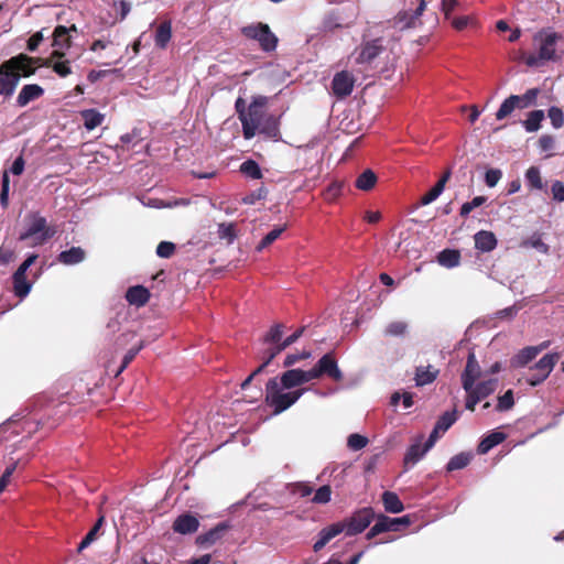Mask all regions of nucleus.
<instances>
[{"label": "nucleus", "instance_id": "obj_24", "mask_svg": "<svg viewBox=\"0 0 564 564\" xmlns=\"http://www.w3.org/2000/svg\"><path fill=\"white\" fill-rule=\"evenodd\" d=\"M452 175L451 170H446L436 184L421 197L422 205H429L434 202L444 191L446 183Z\"/></svg>", "mask_w": 564, "mask_h": 564}, {"label": "nucleus", "instance_id": "obj_16", "mask_svg": "<svg viewBox=\"0 0 564 564\" xmlns=\"http://www.w3.org/2000/svg\"><path fill=\"white\" fill-rule=\"evenodd\" d=\"M198 519L189 513L180 514L173 522L172 529L174 532L180 534H192L198 530Z\"/></svg>", "mask_w": 564, "mask_h": 564}, {"label": "nucleus", "instance_id": "obj_15", "mask_svg": "<svg viewBox=\"0 0 564 564\" xmlns=\"http://www.w3.org/2000/svg\"><path fill=\"white\" fill-rule=\"evenodd\" d=\"M481 375V368L474 351H469L465 369L462 373V386L464 390H470Z\"/></svg>", "mask_w": 564, "mask_h": 564}, {"label": "nucleus", "instance_id": "obj_10", "mask_svg": "<svg viewBox=\"0 0 564 564\" xmlns=\"http://www.w3.org/2000/svg\"><path fill=\"white\" fill-rule=\"evenodd\" d=\"M37 254H30L13 273V291L19 297H25L31 291V283L26 280L28 269L35 262Z\"/></svg>", "mask_w": 564, "mask_h": 564}, {"label": "nucleus", "instance_id": "obj_62", "mask_svg": "<svg viewBox=\"0 0 564 564\" xmlns=\"http://www.w3.org/2000/svg\"><path fill=\"white\" fill-rule=\"evenodd\" d=\"M554 144H555V139L551 134H543L539 139V148L543 152L553 150Z\"/></svg>", "mask_w": 564, "mask_h": 564}, {"label": "nucleus", "instance_id": "obj_22", "mask_svg": "<svg viewBox=\"0 0 564 564\" xmlns=\"http://www.w3.org/2000/svg\"><path fill=\"white\" fill-rule=\"evenodd\" d=\"M150 299V292L142 285L131 286L127 290L126 300L138 307L144 306Z\"/></svg>", "mask_w": 564, "mask_h": 564}, {"label": "nucleus", "instance_id": "obj_63", "mask_svg": "<svg viewBox=\"0 0 564 564\" xmlns=\"http://www.w3.org/2000/svg\"><path fill=\"white\" fill-rule=\"evenodd\" d=\"M467 392V398L465 402V406L469 411H475L476 404L481 401L480 397L474 392V387L470 390H465Z\"/></svg>", "mask_w": 564, "mask_h": 564}, {"label": "nucleus", "instance_id": "obj_42", "mask_svg": "<svg viewBox=\"0 0 564 564\" xmlns=\"http://www.w3.org/2000/svg\"><path fill=\"white\" fill-rule=\"evenodd\" d=\"M240 172L252 180L262 178V172L259 164L253 160H247L240 165Z\"/></svg>", "mask_w": 564, "mask_h": 564}, {"label": "nucleus", "instance_id": "obj_41", "mask_svg": "<svg viewBox=\"0 0 564 564\" xmlns=\"http://www.w3.org/2000/svg\"><path fill=\"white\" fill-rule=\"evenodd\" d=\"M283 324H275L273 325L269 332L263 337V343L267 345H278L281 344L282 335H283Z\"/></svg>", "mask_w": 564, "mask_h": 564}, {"label": "nucleus", "instance_id": "obj_61", "mask_svg": "<svg viewBox=\"0 0 564 564\" xmlns=\"http://www.w3.org/2000/svg\"><path fill=\"white\" fill-rule=\"evenodd\" d=\"M551 192L553 199L562 203L564 202V183L561 181H555L551 186Z\"/></svg>", "mask_w": 564, "mask_h": 564}, {"label": "nucleus", "instance_id": "obj_23", "mask_svg": "<svg viewBox=\"0 0 564 564\" xmlns=\"http://www.w3.org/2000/svg\"><path fill=\"white\" fill-rule=\"evenodd\" d=\"M383 51V46L380 44V40H372L367 42L360 51V54L357 58L358 63H371L376 57H378Z\"/></svg>", "mask_w": 564, "mask_h": 564}, {"label": "nucleus", "instance_id": "obj_2", "mask_svg": "<svg viewBox=\"0 0 564 564\" xmlns=\"http://www.w3.org/2000/svg\"><path fill=\"white\" fill-rule=\"evenodd\" d=\"M282 386L278 378H271L265 384V404L273 410V414L278 415L291 408L304 393V389L283 392Z\"/></svg>", "mask_w": 564, "mask_h": 564}, {"label": "nucleus", "instance_id": "obj_56", "mask_svg": "<svg viewBox=\"0 0 564 564\" xmlns=\"http://www.w3.org/2000/svg\"><path fill=\"white\" fill-rule=\"evenodd\" d=\"M175 245L170 241H161L156 247V254L160 258L169 259L171 258L175 252Z\"/></svg>", "mask_w": 564, "mask_h": 564}, {"label": "nucleus", "instance_id": "obj_55", "mask_svg": "<svg viewBox=\"0 0 564 564\" xmlns=\"http://www.w3.org/2000/svg\"><path fill=\"white\" fill-rule=\"evenodd\" d=\"M549 118L551 120V123L552 126L555 128V129H558L561 127H563L564 124V113L562 111V109H560L558 107H551L549 109Z\"/></svg>", "mask_w": 564, "mask_h": 564}, {"label": "nucleus", "instance_id": "obj_9", "mask_svg": "<svg viewBox=\"0 0 564 564\" xmlns=\"http://www.w3.org/2000/svg\"><path fill=\"white\" fill-rule=\"evenodd\" d=\"M560 358V352L544 355L533 367L530 368L531 371L535 372L527 379L528 383L532 387L542 383L549 377Z\"/></svg>", "mask_w": 564, "mask_h": 564}, {"label": "nucleus", "instance_id": "obj_1", "mask_svg": "<svg viewBox=\"0 0 564 564\" xmlns=\"http://www.w3.org/2000/svg\"><path fill=\"white\" fill-rule=\"evenodd\" d=\"M375 519V511L370 507H365L355 511L350 517L332 523L323 528L318 534L317 540L313 544V551L319 552L326 544L339 535L345 533L348 536L357 535L366 530Z\"/></svg>", "mask_w": 564, "mask_h": 564}, {"label": "nucleus", "instance_id": "obj_31", "mask_svg": "<svg viewBox=\"0 0 564 564\" xmlns=\"http://www.w3.org/2000/svg\"><path fill=\"white\" fill-rule=\"evenodd\" d=\"M382 503L387 512L399 513L404 509L399 496L392 491H384L382 494Z\"/></svg>", "mask_w": 564, "mask_h": 564}, {"label": "nucleus", "instance_id": "obj_58", "mask_svg": "<svg viewBox=\"0 0 564 564\" xmlns=\"http://www.w3.org/2000/svg\"><path fill=\"white\" fill-rule=\"evenodd\" d=\"M501 177H502V172L500 170L490 169L485 174V183L488 187H495Z\"/></svg>", "mask_w": 564, "mask_h": 564}, {"label": "nucleus", "instance_id": "obj_45", "mask_svg": "<svg viewBox=\"0 0 564 564\" xmlns=\"http://www.w3.org/2000/svg\"><path fill=\"white\" fill-rule=\"evenodd\" d=\"M525 180L531 188L542 189L543 182L540 170L536 166H531L525 172Z\"/></svg>", "mask_w": 564, "mask_h": 564}, {"label": "nucleus", "instance_id": "obj_27", "mask_svg": "<svg viewBox=\"0 0 564 564\" xmlns=\"http://www.w3.org/2000/svg\"><path fill=\"white\" fill-rule=\"evenodd\" d=\"M86 257V252L80 247H72L68 250L62 251L57 256V260L59 263L65 265H74L84 261Z\"/></svg>", "mask_w": 564, "mask_h": 564}, {"label": "nucleus", "instance_id": "obj_49", "mask_svg": "<svg viewBox=\"0 0 564 564\" xmlns=\"http://www.w3.org/2000/svg\"><path fill=\"white\" fill-rule=\"evenodd\" d=\"M487 200L485 196H476L470 202L464 203L460 207L459 215L466 218L470 212L477 207L484 205Z\"/></svg>", "mask_w": 564, "mask_h": 564}, {"label": "nucleus", "instance_id": "obj_36", "mask_svg": "<svg viewBox=\"0 0 564 564\" xmlns=\"http://www.w3.org/2000/svg\"><path fill=\"white\" fill-rule=\"evenodd\" d=\"M426 452L427 451H425V446L421 445V441L412 444L404 455V465H415L425 455Z\"/></svg>", "mask_w": 564, "mask_h": 564}, {"label": "nucleus", "instance_id": "obj_7", "mask_svg": "<svg viewBox=\"0 0 564 564\" xmlns=\"http://www.w3.org/2000/svg\"><path fill=\"white\" fill-rule=\"evenodd\" d=\"M313 380L327 377L335 382L344 379V373L338 367L334 352H327L319 358L316 365L311 369Z\"/></svg>", "mask_w": 564, "mask_h": 564}, {"label": "nucleus", "instance_id": "obj_52", "mask_svg": "<svg viewBox=\"0 0 564 564\" xmlns=\"http://www.w3.org/2000/svg\"><path fill=\"white\" fill-rule=\"evenodd\" d=\"M332 488L328 485L319 487L312 499L314 503L324 505L330 501Z\"/></svg>", "mask_w": 564, "mask_h": 564}, {"label": "nucleus", "instance_id": "obj_40", "mask_svg": "<svg viewBox=\"0 0 564 564\" xmlns=\"http://www.w3.org/2000/svg\"><path fill=\"white\" fill-rule=\"evenodd\" d=\"M388 521H389V517H387L384 514H380L377 518V521L373 524V527L368 531L366 538L368 540H371L375 536H377L378 534H381L383 532L390 531V527L388 525Z\"/></svg>", "mask_w": 564, "mask_h": 564}, {"label": "nucleus", "instance_id": "obj_18", "mask_svg": "<svg viewBox=\"0 0 564 564\" xmlns=\"http://www.w3.org/2000/svg\"><path fill=\"white\" fill-rule=\"evenodd\" d=\"M546 345L542 344L541 346H528L521 349L517 355H514L511 360L512 368H522L525 367L530 361H532L540 351L545 348Z\"/></svg>", "mask_w": 564, "mask_h": 564}, {"label": "nucleus", "instance_id": "obj_57", "mask_svg": "<svg viewBox=\"0 0 564 564\" xmlns=\"http://www.w3.org/2000/svg\"><path fill=\"white\" fill-rule=\"evenodd\" d=\"M9 188H10V181L8 172L4 171L2 175V184H1V192H0V204L2 207H7L9 204Z\"/></svg>", "mask_w": 564, "mask_h": 564}, {"label": "nucleus", "instance_id": "obj_38", "mask_svg": "<svg viewBox=\"0 0 564 564\" xmlns=\"http://www.w3.org/2000/svg\"><path fill=\"white\" fill-rule=\"evenodd\" d=\"M470 460H471L470 454L459 453V454L453 456L448 460V463L446 465V470L454 471V470L463 469L470 463Z\"/></svg>", "mask_w": 564, "mask_h": 564}, {"label": "nucleus", "instance_id": "obj_60", "mask_svg": "<svg viewBox=\"0 0 564 564\" xmlns=\"http://www.w3.org/2000/svg\"><path fill=\"white\" fill-rule=\"evenodd\" d=\"M310 357H311V352L306 351V350L302 351L301 354H289L284 359L283 366L291 367L294 364H296L297 361L308 359Z\"/></svg>", "mask_w": 564, "mask_h": 564}, {"label": "nucleus", "instance_id": "obj_64", "mask_svg": "<svg viewBox=\"0 0 564 564\" xmlns=\"http://www.w3.org/2000/svg\"><path fill=\"white\" fill-rule=\"evenodd\" d=\"M42 41H43V33H42V31L36 32L33 35H31L30 39L28 40L26 48L30 52H34V51L37 50V47H39V45L41 44Z\"/></svg>", "mask_w": 564, "mask_h": 564}, {"label": "nucleus", "instance_id": "obj_30", "mask_svg": "<svg viewBox=\"0 0 564 564\" xmlns=\"http://www.w3.org/2000/svg\"><path fill=\"white\" fill-rule=\"evenodd\" d=\"M80 117L84 120V127L89 131L99 127L105 119V116L96 109L82 110Z\"/></svg>", "mask_w": 564, "mask_h": 564}, {"label": "nucleus", "instance_id": "obj_35", "mask_svg": "<svg viewBox=\"0 0 564 564\" xmlns=\"http://www.w3.org/2000/svg\"><path fill=\"white\" fill-rule=\"evenodd\" d=\"M377 180L376 173L367 169L357 177L355 186L360 191L369 192L375 187Z\"/></svg>", "mask_w": 564, "mask_h": 564}, {"label": "nucleus", "instance_id": "obj_21", "mask_svg": "<svg viewBox=\"0 0 564 564\" xmlns=\"http://www.w3.org/2000/svg\"><path fill=\"white\" fill-rule=\"evenodd\" d=\"M475 247L481 252H490L497 247V238L492 231L480 230L474 236Z\"/></svg>", "mask_w": 564, "mask_h": 564}, {"label": "nucleus", "instance_id": "obj_19", "mask_svg": "<svg viewBox=\"0 0 564 564\" xmlns=\"http://www.w3.org/2000/svg\"><path fill=\"white\" fill-rule=\"evenodd\" d=\"M70 31H76V26L73 24L70 28H66L64 25H57L53 32V43L52 45L55 50L65 51L72 45V36L69 35Z\"/></svg>", "mask_w": 564, "mask_h": 564}, {"label": "nucleus", "instance_id": "obj_59", "mask_svg": "<svg viewBox=\"0 0 564 564\" xmlns=\"http://www.w3.org/2000/svg\"><path fill=\"white\" fill-rule=\"evenodd\" d=\"M284 348H282L281 344H278L275 346L270 345L264 351L262 359L265 361V364L270 365V362L278 356L281 351H283Z\"/></svg>", "mask_w": 564, "mask_h": 564}, {"label": "nucleus", "instance_id": "obj_33", "mask_svg": "<svg viewBox=\"0 0 564 564\" xmlns=\"http://www.w3.org/2000/svg\"><path fill=\"white\" fill-rule=\"evenodd\" d=\"M437 261L445 268H455L460 262V252L456 249H444L437 254Z\"/></svg>", "mask_w": 564, "mask_h": 564}, {"label": "nucleus", "instance_id": "obj_3", "mask_svg": "<svg viewBox=\"0 0 564 564\" xmlns=\"http://www.w3.org/2000/svg\"><path fill=\"white\" fill-rule=\"evenodd\" d=\"M561 40H563V36L560 33L551 31V29H542L539 31L533 37L534 43L538 45V55H529L525 59L527 65L538 66L541 61L557 59L556 44Z\"/></svg>", "mask_w": 564, "mask_h": 564}, {"label": "nucleus", "instance_id": "obj_54", "mask_svg": "<svg viewBox=\"0 0 564 564\" xmlns=\"http://www.w3.org/2000/svg\"><path fill=\"white\" fill-rule=\"evenodd\" d=\"M368 444V438L360 434H350L347 440V445L352 451H359L366 447Z\"/></svg>", "mask_w": 564, "mask_h": 564}, {"label": "nucleus", "instance_id": "obj_39", "mask_svg": "<svg viewBox=\"0 0 564 564\" xmlns=\"http://www.w3.org/2000/svg\"><path fill=\"white\" fill-rule=\"evenodd\" d=\"M457 419L458 413L456 410L446 411L438 417L435 426L437 430H441L442 433H445L457 421Z\"/></svg>", "mask_w": 564, "mask_h": 564}, {"label": "nucleus", "instance_id": "obj_8", "mask_svg": "<svg viewBox=\"0 0 564 564\" xmlns=\"http://www.w3.org/2000/svg\"><path fill=\"white\" fill-rule=\"evenodd\" d=\"M17 58H9L0 65V95L10 97L13 95L20 78L15 73Z\"/></svg>", "mask_w": 564, "mask_h": 564}, {"label": "nucleus", "instance_id": "obj_5", "mask_svg": "<svg viewBox=\"0 0 564 564\" xmlns=\"http://www.w3.org/2000/svg\"><path fill=\"white\" fill-rule=\"evenodd\" d=\"M241 34L249 40L257 41L264 52H272L276 48L278 37L265 23L258 22L246 25L241 29Z\"/></svg>", "mask_w": 564, "mask_h": 564}, {"label": "nucleus", "instance_id": "obj_20", "mask_svg": "<svg viewBox=\"0 0 564 564\" xmlns=\"http://www.w3.org/2000/svg\"><path fill=\"white\" fill-rule=\"evenodd\" d=\"M44 95V89L37 84H28L22 87L18 97L17 104L19 107H24L29 102L39 99Z\"/></svg>", "mask_w": 564, "mask_h": 564}, {"label": "nucleus", "instance_id": "obj_25", "mask_svg": "<svg viewBox=\"0 0 564 564\" xmlns=\"http://www.w3.org/2000/svg\"><path fill=\"white\" fill-rule=\"evenodd\" d=\"M64 56H65V52L59 51V50H54L48 57V58H51L50 67H52L53 70L61 77H66L69 74H72L69 62L68 61H59Z\"/></svg>", "mask_w": 564, "mask_h": 564}, {"label": "nucleus", "instance_id": "obj_13", "mask_svg": "<svg viewBox=\"0 0 564 564\" xmlns=\"http://www.w3.org/2000/svg\"><path fill=\"white\" fill-rule=\"evenodd\" d=\"M313 380L311 369L305 371L300 368L284 371L280 377V384L284 389H293Z\"/></svg>", "mask_w": 564, "mask_h": 564}, {"label": "nucleus", "instance_id": "obj_51", "mask_svg": "<svg viewBox=\"0 0 564 564\" xmlns=\"http://www.w3.org/2000/svg\"><path fill=\"white\" fill-rule=\"evenodd\" d=\"M218 237L220 239L227 240L229 243L232 242L236 238V226L235 224H219L218 226Z\"/></svg>", "mask_w": 564, "mask_h": 564}, {"label": "nucleus", "instance_id": "obj_53", "mask_svg": "<svg viewBox=\"0 0 564 564\" xmlns=\"http://www.w3.org/2000/svg\"><path fill=\"white\" fill-rule=\"evenodd\" d=\"M18 464L19 462H12L6 467L2 476L0 477V492L4 491L7 486L10 484L11 477L18 468Z\"/></svg>", "mask_w": 564, "mask_h": 564}, {"label": "nucleus", "instance_id": "obj_48", "mask_svg": "<svg viewBox=\"0 0 564 564\" xmlns=\"http://www.w3.org/2000/svg\"><path fill=\"white\" fill-rule=\"evenodd\" d=\"M408 330V324L402 321L391 322L384 329L386 336H403Z\"/></svg>", "mask_w": 564, "mask_h": 564}, {"label": "nucleus", "instance_id": "obj_29", "mask_svg": "<svg viewBox=\"0 0 564 564\" xmlns=\"http://www.w3.org/2000/svg\"><path fill=\"white\" fill-rule=\"evenodd\" d=\"M506 437L507 435L502 432H492L480 441L477 452L479 454H487L491 448L501 444Z\"/></svg>", "mask_w": 564, "mask_h": 564}, {"label": "nucleus", "instance_id": "obj_17", "mask_svg": "<svg viewBox=\"0 0 564 564\" xmlns=\"http://www.w3.org/2000/svg\"><path fill=\"white\" fill-rule=\"evenodd\" d=\"M229 525L226 522H220L209 531L199 534L196 538V544L202 547H208L218 542L228 531Z\"/></svg>", "mask_w": 564, "mask_h": 564}, {"label": "nucleus", "instance_id": "obj_11", "mask_svg": "<svg viewBox=\"0 0 564 564\" xmlns=\"http://www.w3.org/2000/svg\"><path fill=\"white\" fill-rule=\"evenodd\" d=\"M12 58H17V61H19L15 64V73L19 74V78L34 75L36 66H51V58L32 57L24 53H20Z\"/></svg>", "mask_w": 564, "mask_h": 564}, {"label": "nucleus", "instance_id": "obj_44", "mask_svg": "<svg viewBox=\"0 0 564 564\" xmlns=\"http://www.w3.org/2000/svg\"><path fill=\"white\" fill-rule=\"evenodd\" d=\"M497 382V379L481 381L476 386L474 384V392L477 393L482 400L496 390Z\"/></svg>", "mask_w": 564, "mask_h": 564}, {"label": "nucleus", "instance_id": "obj_4", "mask_svg": "<svg viewBox=\"0 0 564 564\" xmlns=\"http://www.w3.org/2000/svg\"><path fill=\"white\" fill-rule=\"evenodd\" d=\"M268 104V97L265 96H256L253 97L251 104L248 106V112L246 115V119H242V133L245 139H252L258 128L260 127L263 119L268 116L265 113V107Z\"/></svg>", "mask_w": 564, "mask_h": 564}, {"label": "nucleus", "instance_id": "obj_34", "mask_svg": "<svg viewBox=\"0 0 564 564\" xmlns=\"http://www.w3.org/2000/svg\"><path fill=\"white\" fill-rule=\"evenodd\" d=\"M420 4L414 10L412 14H409L406 11L400 12L397 15V19L399 22H404L405 28H414L416 20L423 14L425 8H426V1L425 0H419Z\"/></svg>", "mask_w": 564, "mask_h": 564}, {"label": "nucleus", "instance_id": "obj_14", "mask_svg": "<svg viewBox=\"0 0 564 564\" xmlns=\"http://www.w3.org/2000/svg\"><path fill=\"white\" fill-rule=\"evenodd\" d=\"M39 234H41L40 242L46 241L55 234L54 229L47 227L46 219L42 216H35L33 218L25 232L21 234L20 239L25 240Z\"/></svg>", "mask_w": 564, "mask_h": 564}, {"label": "nucleus", "instance_id": "obj_43", "mask_svg": "<svg viewBox=\"0 0 564 564\" xmlns=\"http://www.w3.org/2000/svg\"><path fill=\"white\" fill-rule=\"evenodd\" d=\"M344 187L345 183L343 181L332 182L323 192L324 199L327 202H334L337 197L341 195Z\"/></svg>", "mask_w": 564, "mask_h": 564}, {"label": "nucleus", "instance_id": "obj_32", "mask_svg": "<svg viewBox=\"0 0 564 564\" xmlns=\"http://www.w3.org/2000/svg\"><path fill=\"white\" fill-rule=\"evenodd\" d=\"M172 37V25L170 21L162 22L155 31V45L165 48Z\"/></svg>", "mask_w": 564, "mask_h": 564}, {"label": "nucleus", "instance_id": "obj_6", "mask_svg": "<svg viewBox=\"0 0 564 564\" xmlns=\"http://www.w3.org/2000/svg\"><path fill=\"white\" fill-rule=\"evenodd\" d=\"M540 90L538 88L528 89L523 95H511L500 105L496 112L497 120L508 117L516 108L524 109L535 104Z\"/></svg>", "mask_w": 564, "mask_h": 564}, {"label": "nucleus", "instance_id": "obj_26", "mask_svg": "<svg viewBox=\"0 0 564 564\" xmlns=\"http://www.w3.org/2000/svg\"><path fill=\"white\" fill-rule=\"evenodd\" d=\"M438 369H435L433 366H417L415 369V384L417 387H423L432 383L438 376Z\"/></svg>", "mask_w": 564, "mask_h": 564}, {"label": "nucleus", "instance_id": "obj_37", "mask_svg": "<svg viewBox=\"0 0 564 564\" xmlns=\"http://www.w3.org/2000/svg\"><path fill=\"white\" fill-rule=\"evenodd\" d=\"M543 119V110H533L528 113V118L523 121V127L528 132H535L540 129Z\"/></svg>", "mask_w": 564, "mask_h": 564}, {"label": "nucleus", "instance_id": "obj_28", "mask_svg": "<svg viewBox=\"0 0 564 564\" xmlns=\"http://www.w3.org/2000/svg\"><path fill=\"white\" fill-rule=\"evenodd\" d=\"M260 133L265 134L269 138L278 139L280 137V122L279 118L274 115H268L260 127L258 128Z\"/></svg>", "mask_w": 564, "mask_h": 564}, {"label": "nucleus", "instance_id": "obj_50", "mask_svg": "<svg viewBox=\"0 0 564 564\" xmlns=\"http://www.w3.org/2000/svg\"><path fill=\"white\" fill-rule=\"evenodd\" d=\"M143 341H140L137 346L130 348L127 351V354L123 356L121 366L119 367L116 376H119L129 366V364L135 358V356L143 348Z\"/></svg>", "mask_w": 564, "mask_h": 564}, {"label": "nucleus", "instance_id": "obj_12", "mask_svg": "<svg viewBox=\"0 0 564 564\" xmlns=\"http://www.w3.org/2000/svg\"><path fill=\"white\" fill-rule=\"evenodd\" d=\"M355 77L348 70H341L334 75L332 80V91L337 99H344L348 97L355 86Z\"/></svg>", "mask_w": 564, "mask_h": 564}, {"label": "nucleus", "instance_id": "obj_46", "mask_svg": "<svg viewBox=\"0 0 564 564\" xmlns=\"http://www.w3.org/2000/svg\"><path fill=\"white\" fill-rule=\"evenodd\" d=\"M285 230V226L276 227L272 229L270 232H268L262 240L259 242L257 250L261 251L264 248L269 247L271 243H273Z\"/></svg>", "mask_w": 564, "mask_h": 564}, {"label": "nucleus", "instance_id": "obj_47", "mask_svg": "<svg viewBox=\"0 0 564 564\" xmlns=\"http://www.w3.org/2000/svg\"><path fill=\"white\" fill-rule=\"evenodd\" d=\"M514 405L513 391L507 390L502 395L498 398L496 410L499 412L509 411Z\"/></svg>", "mask_w": 564, "mask_h": 564}]
</instances>
